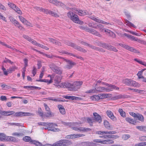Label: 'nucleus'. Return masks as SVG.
<instances>
[{
  "instance_id": "obj_1",
  "label": "nucleus",
  "mask_w": 146,
  "mask_h": 146,
  "mask_svg": "<svg viewBox=\"0 0 146 146\" xmlns=\"http://www.w3.org/2000/svg\"><path fill=\"white\" fill-rule=\"evenodd\" d=\"M60 124L65 126H69L73 130L80 132H86L88 131H91L92 129L84 127H78L77 125L78 124H81V122L78 123H71L66 122L64 121H61Z\"/></svg>"
},
{
  "instance_id": "obj_2",
  "label": "nucleus",
  "mask_w": 146,
  "mask_h": 146,
  "mask_svg": "<svg viewBox=\"0 0 146 146\" xmlns=\"http://www.w3.org/2000/svg\"><path fill=\"white\" fill-rule=\"evenodd\" d=\"M68 17L73 22L80 24H83L84 22L81 21L78 18V16L72 11H69L67 13Z\"/></svg>"
},
{
  "instance_id": "obj_3",
  "label": "nucleus",
  "mask_w": 146,
  "mask_h": 146,
  "mask_svg": "<svg viewBox=\"0 0 146 146\" xmlns=\"http://www.w3.org/2000/svg\"><path fill=\"white\" fill-rule=\"evenodd\" d=\"M49 66L54 72L57 74H60L62 73V70L60 69V67L57 66L54 63L50 64Z\"/></svg>"
},
{
  "instance_id": "obj_4",
  "label": "nucleus",
  "mask_w": 146,
  "mask_h": 146,
  "mask_svg": "<svg viewBox=\"0 0 146 146\" xmlns=\"http://www.w3.org/2000/svg\"><path fill=\"white\" fill-rule=\"evenodd\" d=\"M119 45L128 50L135 53H139L140 52L137 50H136L133 47H131L129 46L124 44L122 43H119Z\"/></svg>"
},
{
  "instance_id": "obj_5",
  "label": "nucleus",
  "mask_w": 146,
  "mask_h": 146,
  "mask_svg": "<svg viewBox=\"0 0 146 146\" xmlns=\"http://www.w3.org/2000/svg\"><path fill=\"white\" fill-rule=\"evenodd\" d=\"M129 114L135 118L142 122H143L144 121V118L141 114L138 113H136L131 112H129Z\"/></svg>"
},
{
  "instance_id": "obj_6",
  "label": "nucleus",
  "mask_w": 146,
  "mask_h": 146,
  "mask_svg": "<svg viewBox=\"0 0 146 146\" xmlns=\"http://www.w3.org/2000/svg\"><path fill=\"white\" fill-rule=\"evenodd\" d=\"M61 59L67 62V64L64 67V68L70 69L72 68L76 64V63L71 60L66 59L63 57Z\"/></svg>"
},
{
  "instance_id": "obj_7",
  "label": "nucleus",
  "mask_w": 146,
  "mask_h": 146,
  "mask_svg": "<svg viewBox=\"0 0 146 146\" xmlns=\"http://www.w3.org/2000/svg\"><path fill=\"white\" fill-rule=\"evenodd\" d=\"M46 112L44 114V116L47 117H51L53 115V113L50 111V110L49 106L46 104H44Z\"/></svg>"
},
{
  "instance_id": "obj_8",
  "label": "nucleus",
  "mask_w": 146,
  "mask_h": 146,
  "mask_svg": "<svg viewBox=\"0 0 146 146\" xmlns=\"http://www.w3.org/2000/svg\"><path fill=\"white\" fill-rule=\"evenodd\" d=\"M61 78L60 76L57 75L55 76L54 79V85L58 88H60L62 86H62V83H60Z\"/></svg>"
},
{
  "instance_id": "obj_9",
  "label": "nucleus",
  "mask_w": 146,
  "mask_h": 146,
  "mask_svg": "<svg viewBox=\"0 0 146 146\" xmlns=\"http://www.w3.org/2000/svg\"><path fill=\"white\" fill-rule=\"evenodd\" d=\"M10 21L16 26L19 29L21 30H22L23 29V27L13 17L11 16H9V17Z\"/></svg>"
},
{
  "instance_id": "obj_10",
  "label": "nucleus",
  "mask_w": 146,
  "mask_h": 146,
  "mask_svg": "<svg viewBox=\"0 0 146 146\" xmlns=\"http://www.w3.org/2000/svg\"><path fill=\"white\" fill-rule=\"evenodd\" d=\"M101 83L104 85L108 86L107 88H106L108 92L112 91L113 90H118L119 89V88L118 87L116 86H115L112 84H110L107 83L101 82Z\"/></svg>"
},
{
  "instance_id": "obj_11",
  "label": "nucleus",
  "mask_w": 146,
  "mask_h": 146,
  "mask_svg": "<svg viewBox=\"0 0 146 146\" xmlns=\"http://www.w3.org/2000/svg\"><path fill=\"white\" fill-rule=\"evenodd\" d=\"M82 84V81H76L74 82L72 84V91H76L79 89Z\"/></svg>"
},
{
  "instance_id": "obj_12",
  "label": "nucleus",
  "mask_w": 146,
  "mask_h": 146,
  "mask_svg": "<svg viewBox=\"0 0 146 146\" xmlns=\"http://www.w3.org/2000/svg\"><path fill=\"white\" fill-rule=\"evenodd\" d=\"M94 117H93L95 123H100L102 122V119L101 116L96 112L93 113Z\"/></svg>"
},
{
  "instance_id": "obj_13",
  "label": "nucleus",
  "mask_w": 146,
  "mask_h": 146,
  "mask_svg": "<svg viewBox=\"0 0 146 146\" xmlns=\"http://www.w3.org/2000/svg\"><path fill=\"white\" fill-rule=\"evenodd\" d=\"M84 31L91 33L93 35H94L100 37H101L102 36V35L101 34L94 29L89 28L88 27H86Z\"/></svg>"
},
{
  "instance_id": "obj_14",
  "label": "nucleus",
  "mask_w": 146,
  "mask_h": 146,
  "mask_svg": "<svg viewBox=\"0 0 146 146\" xmlns=\"http://www.w3.org/2000/svg\"><path fill=\"white\" fill-rule=\"evenodd\" d=\"M50 3H52L56 6H60L62 7H64L65 6L64 4L56 0H47Z\"/></svg>"
},
{
  "instance_id": "obj_15",
  "label": "nucleus",
  "mask_w": 146,
  "mask_h": 146,
  "mask_svg": "<svg viewBox=\"0 0 146 146\" xmlns=\"http://www.w3.org/2000/svg\"><path fill=\"white\" fill-rule=\"evenodd\" d=\"M85 136V135L83 134H72L69 135H67L66 138L67 139H72L77 138H78L80 137H83Z\"/></svg>"
},
{
  "instance_id": "obj_16",
  "label": "nucleus",
  "mask_w": 146,
  "mask_h": 146,
  "mask_svg": "<svg viewBox=\"0 0 146 146\" xmlns=\"http://www.w3.org/2000/svg\"><path fill=\"white\" fill-rule=\"evenodd\" d=\"M116 132L115 131H96V133L97 134L99 135H104L105 134H114L116 133Z\"/></svg>"
},
{
  "instance_id": "obj_17",
  "label": "nucleus",
  "mask_w": 146,
  "mask_h": 146,
  "mask_svg": "<svg viewBox=\"0 0 146 146\" xmlns=\"http://www.w3.org/2000/svg\"><path fill=\"white\" fill-rule=\"evenodd\" d=\"M84 121H86L89 124L90 126H93V123H95L92 117H84L82 118Z\"/></svg>"
},
{
  "instance_id": "obj_18",
  "label": "nucleus",
  "mask_w": 146,
  "mask_h": 146,
  "mask_svg": "<svg viewBox=\"0 0 146 146\" xmlns=\"http://www.w3.org/2000/svg\"><path fill=\"white\" fill-rule=\"evenodd\" d=\"M90 18L94 20V21L99 23H101L102 24L106 25H108L109 24V23L107 22H104L102 20L99 19L98 17H95L94 16H90Z\"/></svg>"
},
{
  "instance_id": "obj_19",
  "label": "nucleus",
  "mask_w": 146,
  "mask_h": 146,
  "mask_svg": "<svg viewBox=\"0 0 146 146\" xmlns=\"http://www.w3.org/2000/svg\"><path fill=\"white\" fill-rule=\"evenodd\" d=\"M15 113V112L10 111H0V114L4 116H10Z\"/></svg>"
},
{
  "instance_id": "obj_20",
  "label": "nucleus",
  "mask_w": 146,
  "mask_h": 146,
  "mask_svg": "<svg viewBox=\"0 0 146 146\" xmlns=\"http://www.w3.org/2000/svg\"><path fill=\"white\" fill-rule=\"evenodd\" d=\"M62 86L60 88H70V90L72 91V84L69 83H62Z\"/></svg>"
},
{
  "instance_id": "obj_21",
  "label": "nucleus",
  "mask_w": 146,
  "mask_h": 146,
  "mask_svg": "<svg viewBox=\"0 0 146 146\" xmlns=\"http://www.w3.org/2000/svg\"><path fill=\"white\" fill-rule=\"evenodd\" d=\"M106 113L108 116L113 121L116 120V118L113 115V113L110 111H107Z\"/></svg>"
},
{
  "instance_id": "obj_22",
  "label": "nucleus",
  "mask_w": 146,
  "mask_h": 146,
  "mask_svg": "<svg viewBox=\"0 0 146 146\" xmlns=\"http://www.w3.org/2000/svg\"><path fill=\"white\" fill-rule=\"evenodd\" d=\"M19 18L20 21L23 24L28 26H30L31 23L28 22L25 18L21 16H19Z\"/></svg>"
},
{
  "instance_id": "obj_23",
  "label": "nucleus",
  "mask_w": 146,
  "mask_h": 146,
  "mask_svg": "<svg viewBox=\"0 0 146 146\" xmlns=\"http://www.w3.org/2000/svg\"><path fill=\"white\" fill-rule=\"evenodd\" d=\"M132 80L131 79L126 78L123 80V84L128 86H131Z\"/></svg>"
},
{
  "instance_id": "obj_24",
  "label": "nucleus",
  "mask_w": 146,
  "mask_h": 146,
  "mask_svg": "<svg viewBox=\"0 0 146 146\" xmlns=\"http://www.w3.org/2000/svg\"><path fill=\"white\" fill-rule=\"evenodd\" d=\"M44 13L47 14H49L53 16L56 17L57 16V13L47 9H45Z\"/></svg>"
},
{
  "instance_id": "obj_25",
  "label": "nucleus",
  "mask_w": 146,
  "mask_h": 146,
  "mask_svg": "<svg viewBox=\"0 0 146 146\" xmlns=\"http://www.w3.org/2000/svg\"><path fill=\"white\" fill-rule=\"evenodd\" d=\"M73 48L80 51L82 52H87V50H86L76 44H74V46Z\"/></svg>"
},
{
  "instance_id": "obj_26",
  "label": "nucleus",
  "mask_w": 146,
  "mask_h": 146,
  "mask_svg": "<svg viewBox=\"0 0 146 146\" xmlns=\"http://www.w3.org/2000/svg\"><path fill=\"white\" fill-rule=\"evenodd\" d=\"M76 11L78 12H75V13L80 16H83L88 14L84 10H81L78 11L76 9Z\"/></svg>"
},
{
  "instance_id": "obj_27",
  "label": "nucleus",
  "mask_w": 146,
  "mask_h": 146,
  "mask_svg": "<svg viewBox=\"0 0 146 146\" xmlns=\"http://www.w3.org/2000/svg\"><path fill=\"white\" fill-rule=\"evenodd\" d=\"M58 108L59 109L60 113L63 115L65 114L66 113L65 110L63 106L61 105H58Z\"/></svg>"
},
{
  "instance_id": "obj_28",
  "label": "nucleus",
  "mask_w": 146,
  "mask_h": 146,
  "mask_svg": "<svg viewBox=\"0 0 146 146\" xmlns=\"http://www.w3.org/2000/svg\"><path fill=\"white\" fill-rule=\"evenodd\" d=\"M96 93L98 92H102L104 91H107V90L106 88L100 86L96 88Z\"/></svg>"
},
{
  "instance_id": "obj_29",
  "label": "nucleus",
  "mask_w": 146,
  "mask_h": 146,
  "mask_svg": "<svg viewBox=\"0 0 146 146\" xmlns=\"http://www.w3.org/2000/svg\"><path fill=\"white\" fill-rule=\"evenodd\" d=\"M136 128L142 132H146V126H136Z\"/></svg>"
},
{
  "instance_id": "obj_30",
  "label": "nucleus",
  "mask_w": 146,
  "mask_h": 146,
  "mask_svg": "<svg viewBox=\"0 0 146 146\" xmlns=\"http://www.w3.org/2000/svg\"><path fill=\"white\" fill-rule=\"evenodd\" d=\"M125 120L128 122L133 124H135L136 123V122L135 121L129 117H126Z\"/></svg>"
},
{
  "instance_id": "obj_31",
  "label": "nucleus",
  "mask_w": 146,
  "mask_h": 146,
  "mask_svg": "<svg viewBox=\"0 0 146 146\" xmlns=\"http://www.w3.org/2000/svg\"><path fill=\"white\" fill-rule=\"evenodd\" d=\"M131 86L138 88L140 86V85L136 81L132 80Z\"/></svg>"
},
{
  "instance_id": "obj_32",
  "label": "nucleus",
  "mask_w": 146,
  "mask_h": 146,
  "mask_svg": "<svg viewBox=\"0 0 146 146\" xmlns=\"http://www.w3.org/2000/svg\"><path fill=\"white\" fill-rule=\"evenodd\" d=\"M131 86L138 88L140 86V85L136 81L132 80Z\"/></svg>"
},
{
  "instance_id": "obj_33",
  "label": "nucleus",
  "mask_w": 146,
  "mask_h": 146,
  "mask_svg": "<svg viewBox=\"0 0 146 146\" xmlns=\"http://www.w3.org/2000/svg\"><path fill=\"white\" fill-rule=\"evenodd\" d=\"M124 35L126 36L127 37H128L129 38H130L131 40H134V41H137V38L136 37L133 36L131 35H128L126 33H125L124 34Z\"/></svg>"
},
{
  "instance_id": "obj_34",
  "label": "nucleus",
  "mask_w": 146,
  "mask_h": 146,
  "mask_svg": "<svg viewBox=\"0 0 146 146\" xmlns=\"http://www.w3.org/2000/svg\"><path fill=\"white\" fill-rule=\"evenodd\" d=\"M125 23H126V25L130 27H132L134 28H136V26H135L133 24L127 20H126L125 21Z\"/></svg>"
},
{
  "instance_id": "obj_35",
  "label": "nucleus",
  "mask_w": 146,
  "mask_h": 146,
  "mask_svg": "<svg viewBox=\"0 0 146 146\" xmlns=\"http://www.w3.org/2000/svg\"><path fill=\"white\" fill-rule=\"evenodd\" d=\"M120 115L123 117H125L126 116V113L125 112L123 111V110L121 109H119L118 110Z\"/></svg>"
},
{
  "instance_id": "obj_36",
  "label": "nucleus",
  "mask_w": 146,
  "mask_h": 146,
  "mask_svg": "<svg viewBox=\"0 0 146 146\" xmlns=\"http://www.w3.org/2000/svg\"><path fill=\"white\" fill-rule=\"evenodd\" d=\"M7 136L5 134L3 133H0V141H3L6 140Z\"/></svg>"
},
{
  "instance_id": "obj_37",
  "label": "nucleus",
  "mask_w": 146,
  "mask_h": 146,
  "mask_svg": "<svg viewBox=\"0 0 146 146\" xmlns=\"http://www.w3.org/2000/svg\"><path fill=\"white\" fill-rule=\"evenodd\" d=\"M23 112H21V111H19V112H17L16 113H15L13 115V116H12V117H18V116H23Z\"/></svg>"
},
{
  "instance_id": "obj_38",
  "label": "nucleus",
  "mask_w": 146,
  "mask_h": 146,
  "mask_svg": "<svg viewBox=\"0 0 146 146\" xmlns=\"http://www.w3.org/2000/svg\"><path fill=\"white\" fill-rule=\"evenodd\" d=\"M45 56L47 58H53V57H55L56 58H59L60 59L61 58H62V57L59 56H55L53 55H50L46 54H45Z\"/></svg>"
},
{
  "instance_id": "obj_39",
  "label": "nucleus",
  "mask_w": 146,
  "mask_h": 146,
  "mask_svg": "<svg viewBox=\"0 0 146 146\" xmlns=\"http://www.w3.org/2000/svg\"><path fill=\"white\" fill-rule=\"evenodd\" d=\"M107 35L113 38H115L116 36V35L114 33L110 30L107 31Z\"/></svg>"
},
{
  "instance_id": "obj_40",
  "label": "nucleus",
  "mask_w": 146,
  "mask_h": 146,
  "mask_svg": "<svg viewBox=\"0 0 146 146\" xmlns=\"http://www.w3.org/2000/svg\"><path fill=\"white\" fill-rule=\"evenodd\" d=\"M86 94H93L96 93V88L95 89H92L86 91L85 92Z\"/></svg>"
},
{
  "instance_id": "obj_41",
  "label": "nucleus",
  "mask_w": 146,
  "mask_h": 146,
  "mask_svg": "<svg viewBox=\"0 0 146 146\" xmlns=\"http://www.w3.org/2000/svg\"><path fill=\"white\" fill-rule=\"evenodd\" d=\"M91 99L94 101L98 100L100 99V97L98 95H94L91 96Z\"/></svg>"
},
{
  "instance_id": "obj_42",
  "label": "nucleus",
  "mask_w": 146,
  "mask_h": 146,
  "mask_svg": "<svg viewBox=\"0 0 146 146\" xmlns=\"http://www.w3.org/2000/svg\"><path fill=\"white\" fill-rule=\"evenodd\" d=\"M23 140L25 142H29L30 141V142L31 143V141H32L31 139V138L30 137L28 136H26L25 137H23Z\"/></svg>"
},
{
  "instance_id": "obj_43",
  "label": "nucleus",
  "mask_w": 146,
  "mask_h": 146,
  "mask_svg": "<svg viewBox=\"0 0 146 146\" xmlns=\"http://www.w3.org/2000/svg\"><path fill=\"white\" fill-rule=\"evenodd\" d=\"M104 125L105 127L107 129H109L110 128V124L108 121L105 120L104 121Z\"/></svg>"
},
{
  "instance_id": "obj_44",
  "label": "nucleus",
  "mask_w": 146,
  "mask_h": 146,
  "mask_svg": "<svg viewBox=\"0 0 146 146\" xmlns=\"http://www.w3.org/2000/svg\"><path fill=\"white\" fill-rule=\"evenodd\" d=\"M18 14L20 15H21L22 13L21 11L19 8L18 7L15 6V7L14 8V9H13Z\"/></svg>"
},
{
  "instance_id": "obj_45",
  "label": "nucleus",
  "mask_w": 146,
  "mask_h": 146,
  "mask_svg": "<svg viewBox=\"0 0 146 146\" xmlns=\"http://www.w3.org/2000/svg\"><path fill=\"white\" fill-rule=\"evenodd\" d=\"M114 143V141L112 140H104L103 144H113Z\"/></svg>"
},
{
  "instance_id": "obj_46",
  "label": "nucleus",
  "mask_w": 146,
  "mask_h": 146,
  "mask_svg": "<svg viewBox=\"0 0 146 146\" xmlns=\"http://www.w3.org/2000/svg\"><path fill=\"white\" fill-rule=\"evenodd\" d=\"M65 43L68 45L71 46L73 47H74L75 44L74 43L71 42H70L67 40L65 41Z\"/></svg>"
},
{
  "instance_id": "obj_47",
  "label": "nucleus",
  "mask_w": 146,
  "mask_h": 146,
  "mask_svg": "<svg viewBox=\"0 0 146 146\" xmlns=\"http://www.w3.org/2000/svg\"><path fill=\"white\" fill-rule=\"evenodd\" d=\"M130 137V136L128 134H125L122 135V138L124 140H126Z\"/></svg>"
},
{
  "instance_id": "obj_48",
  "label": "nucleus",
  "mask_w": 146,
  "mask_h": 146,
  "mask_svg": "<svg viewBox=\"0 0 146 146\" xmlns=\"http://www.w3.org/2000/svg\"><path fill=\"white\" fill-rule=\"evenodd\" d=\"M70 99L71 100H80L81 99V98H80L78 97H75L74 96H70Z\"/></svg>"
},
{
  "instance_id": "obj_49",
  "label": "nucleus",
  "mask_w": 146,
  "mask_h": 146,
  "mask_svg": "<svg viewBox=\"0 0 146 146\" xmlns=\"http://www.w3.org/2000/svg\"><path fill=\"white\" fill-rule=\"evenodd\" d=\"M38 113L39 115L41 116L42 117H43L44 116V114L42 110V109L41 108L38 109Z\"/></svg>"
},
{
  "instance_id": "obj_50",
  "label": "nucleus",
  "mask_w": 146,
  "mask_h": 146,
  "mask_svg": "<svg viewBox=\"0 0 146 146\" xmlns=\"http://www.w3.org/2000/svg\"><path fill=\"white\" fill-rule=\"evenodd\" d=\"M42 82H44L47 83L48 84H50L52 82V78H50V80L46 79H42Z\"/></svg>"
},
{
  "instance_id": "obj_51",
  "label": "nucleus",
  "mask_w": 146,
  "mask_h": 146,
  "mask_svg": "<svg viewBox=\"0 0 146 146\" xmlns=\"http://www.w3.org/2000/svg\"><path fill=\"white\" fill-rule=\"evenodd\" d=\"M6 140L9 141H14L15 140V139L13 137L11 136H7V138Z\"/></svg>"
},
{
  "instance_id": "obj_52",
  "label": "nucleus",
  "mask_w": 146,
  "mask_h": 146,
  "mask_svg": "<svg viewBox=\"0 0 146 146\" xmlns=\"http://www.w3.org/2000/svg\"><path fill=\"white\" fill-rule=\"evenodd\" d=\"M123 98L122 95H119L118 96H114L113 98L114 100H116L119 99H120Z\"/></svg>"
},
{
  "instance_id": "obj_53",
  "label": "nucleus",
  "mask_w": 146,
  "mask_h": 146,
  "mask_svg": "<svg viewBox=\"0 0 146 146\" xmlns=\"http://www.w3.org/2000/svg\"><path fill=\"white\" fill-rule=\"evenodd\" d=\"M17 67L16 66H14L10 68L8 71H9L10 73H11L13 71H14L15 70L17 69Z\"/></svg>"
},
{
  "instance_id": "obj_54",
  "label": "nucleus",
  "mask_w": 146,
  "mask_h": 146,
  "mask_svg": "<svg viewBox=\"0 0 146 146\" xmlns=\"http://www.w3.org/2000/svg\"><path fill=\"white\" fill-rule=\"evenodd\" d=\"M59 52L60 54H68L69 55L72 56V53H68L67 52L65 51H58Z\"/></svg>"
},
{
  "instance_id": "obj_55",
  "label": "nucleus",
  "mask_w": 146,
  "mask_h": 146,
  "mask_svg": "<svg viewBox=\"0 0 146 146\" xmlns=\"http://www.w3.org/2000/svg\"><path fill=\"white\" fill-rule=\"evenodd\" d=\"M38 46H39L40 47H41L42 48L45 49L46 50H48L49 49V48H48L47 47L44 46L43 45H42L40 44H38Z\"/></svg>"
},
{
  "instance_id": "obj_56",
  "label": "nucleus",
  "mask_w": 146,
  "mask_h": 146,
  "mask_svg": "<svg viewBox=\"0 0 146 146\" xmlns=\"http://www.w3.org/2000/svg\"><path fill=\"white\" fill-rule=\"evenodd\" d=\"M8 5L12 9H14V8L16 6V5H15L14 4L11 3H8Z\"/></svg>"
},
{
  "instance_id": "obj_57",
  "label": "nucleus",
  "mask_w": 146,
  "mask_h": 146,
  "mask_svg": "<svg viewBox=\"0 0 146 146\" xmlns=\"http://www.w3.org/2000/svg\"><path fill=\"white\" fill-rule=\"evenodd\" d=\"M87 46H89L92 49L96 50L97 47L92 45L88 43Z\"/></svg>"
},
{
  "instance_id": "obj_58",
  "label": "nucleus",
  "mask_w": 146,
  "mask_h": 146,
  "mask_svg": "<svg viewBox=\"0 0 146 146\" xmlns=\"http://www.w3.org/2000/svg\"><path fill=\"white\" fill-rule=\"evenodd\" d=\"M23 37L25 39L29 42H31L32 40V38L26 35H24L23 36Z\"/></svg>"
},
{
  "instance_id": "obj_59",
  "label": "nucleus",
  "mask_w": 146,
  "mask_h": 146,
  "mask_svg": "<svg viewBox=\"0 0 146 146\" xmlns=\"http://www.w3.org/2000/svg\"><path fill=\"white\" fill-rule=\"evenodd\" d=\"M146 145V142H141L136 144V146H144Z\"/></svg>"
},
{
  "instance_id": "obj_60",
  "label": "nucleus",
  "mask_w": 146,
  "mask_h": 146,
  "mask_svg": "<svg viewBox=\"0 0 146 146\" xmlns=\"http://www.w3.org/2000/svg\"><path fill=\"white\" fill-rule=\"evenodd\" d=\"M36 70L35 66L33 67V70L32 71L33 76H34L36 73Z\"/></svg>"
},
{
  "instance_id": "obj_61",
  "label": "nucleus",
  "mask_w": 146,
  "mask_h": 146,
  "mask_svg": "<svg viewBox=\"0 0 146 146\" xmlns=\"http://www.w3.org/2000/svg\"><path fill=\"white\" fill-rule=\"evenodd\" d=\"M12 135H13L17 136H21L23 135V133H18L16 132L13 133Z\"/></svg>"
},
{
  "instance_id": "obj_62",
  "label": "nucleus",
  "mask_w": 146,
  "mask_h": 146,
  "mask_svg": "<svg viewBox=\"0 0 146 146\" xmlns=\"http://www.w3.org/2000/svg\"><path fill=\"white\" fill-rule=\"evenodd\" d=\"M78 42L80 43L81 44L87 46L88 43L86 42H84L82 41L81 40H78Z\"/></svg>"
},
{
  "instance_id": "obj_63",
  "label": "nucleus",
  "mask_w": 146,
  "mask_h": 146,
  "mask_svg": "<svg viewBox=\"0 0 146 146\" xmlns=\"http://www.w3.org/2000/svg\"><path fill=\"white\" fill-rule=\"evenodd\" d=\"M2 70L3 71L4 74L5 75L7 76L8 75V73L7 71L6 70L4 67L3 66L2 68Z\"/></svg>"
},
{
  "instance_id": "obj_64",
  "label": "nucleus",
  "mask_w": 146,
  "mask_h": 146,
  "mask_svg": "<svg viewBox=\"0 0 146 146\" xmlns=\"http://www.w3.org/2000/svg\"><path fill=\"white\" fill-rule=\"evenodd\" d=\"M140 140L141 141H146V136H143L139 137Z\"/></svg>"
}]
</instances>
